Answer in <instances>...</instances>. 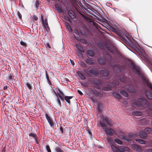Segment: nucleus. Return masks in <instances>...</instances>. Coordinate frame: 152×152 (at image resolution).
Here are the masks:
<instances>
[{"label": "nucleus", "instance_id": "nucleus-1", "mask_svg": "<svg viewBox=\"0 0 152 152\" xmlns=\"http://www.w3.org/2000/svg\"><path fill=\"white\" fill-rule=\"evenodd\" d=\"M99 116L101 119V120L99 121L100 125L102 127H105L104 128V130L107 135L110 136H113L114 134L115 133V131L111 128H107L106 124L103 122H106L108 125L111 126L112 124L111 122L109 120L107 117H104L102 114L100 113Z\"/></svg>", "mask_w": 152, "mask_h": 152}, {"label": "nucleus", "instance_id": "nucleus-2", "mask_svg": "<svg viewBox=\"0 0 152 152\" xmlns=\"http://www.w3.org/2000/svg\"><path fill=\"white\" fill-rule=\"evenodd\" d=\"M133 102L134 105L139 107H145L148 105V102L146 100L143 98L133 100Z\"/></svg>", "mask_w": 152, "mask_h": 152}, {"label": "nucleus", "instance_id": "nucleus-3", "mask_svg": "<svg viewBox=\"0 0 152 152\" xmlns=\"http://www.w3.org/2000/svg\"><path fill=\"white\" fill-rule=\"evenodd\" d=\"M111 58V57L108 53H106V55H104L103 56H100L98 58V61L99 63L102 65H104L106 64L107 61H108L109 59Z\"/></svg>", "mask_w": 152, "mask_h": 152}, {"label": "nucleus", "instance_id": "nucleus-4", "mask_svg": "<svg viewBox=\"0 0 152 152\" xmlns=\"http://www.w3.org/2000/svg\"><path fill=\"white\" fill-rule=\"evenodd\" d=\"M131 67L133 72L138 75H140L141 71L140 68L133 62H131Z\"/></svg>", "mask_w": 152, "mask_h": 152}, {"label": "nucleus", "instance_id": "nucleus-5", "mask_svg": "<svg viewBox=\"0 0 152 152\" xmlns=\"http://www.w3.org/2000/svg\"><path fill=\"white\" fill-rule=\"evenodd\" d=\"M98 44L99 47L102 50H104L105 48L108 51H111L110 46L107 43L99 42H98Z\"/></svg>", "mask_w": 152, "mask_h": 152}, {"label": "nucleus", "instance_id": "nucleus-6", "mask_svg": "<svg viewBox=\"0 0 152 152\" xmlns=\"http://www.w3.org/2000/svg\"><path fill=\"white\" fill-rule=\"evenodd\" d=\"M99 74L102 76L107 77L109 75V72L107 69L103 68L99 71Z\"/></svg>", "mask_w": 152, "mask_h": 152}, {"label": "nucleus", "instance_id": "nucleus-7", "mask_svg": "<svg viewBox=\"0 0 152 152\" xmlns=\"http://www.w3.org/2000/svg\"><path fill=\"white\" fill-rule=\"evenodd\" d=\"M119 84V81L117 80H115L113 81V83H110L108 82L107 83V86L111 87H113L116 86H118Z\"/></svg>", "mask_w": 152, "mask_h": 152}, {"label": "nucleus", "instance_id": "nucleus-8", "mask_svg": "<svg viewBox=\"0 0 152 152\" xmlns=\"http://www.w3.org/2000/svg\"><path fill=\"white\" fill-rule=\"evenodd\" d=\"M134 48L137 52H140L141 54L144 53L145 52L141 48L138 44H136L134 47Z\"/></svg>", "mask_w": 152, "mask_h": 152}, {"label": "nucleus", "instance_id": "nucleus-9", "mask_svg": "<svg viewBox=\"0 0 152 152\" xmlns=\"http://www.w3.org/2000/svg\"><path fill=\"white\" fill-rule=\"evenodd\" d=\"M45 113V116L46 118L47 121H48V122L49 124L50 125L51 127H52L54 125L52 119L47 114L46 112Z\"/></svg>", "mask_w": 152, "mask_h": 152}, {"label": "nucleus", "instance_id": "nucleus-10", "mask_svg": "<svg viewBox=\"0 0 152 152\" xmlns=\"http://www.w3.org/2000/svg\"><path fill=\"white\" fill-rule=\"evenodd\" d=\"M90 73L96 76H97L99 74V71L96 69H94L90 70Z\"/></svg>", "mask_w": 152, "mask_h": 152}, {"label": "nucleus", "instance_id": "nucleus-11", "mask_svg": "<svg viewBox=\"0 0 152 152\" xmlns=\"http://www.w3.org/2000/svg\"><path fill=\"white\" fill-rule=\"evenodd\" d=\"M113 70L115 73L119 74L121 72L119 64H116L113 66Z\"/></svg>", "mask_w": 152, "mask_h": 152}, {"label": "nucleus", "instance_id": "nucleus-12", "mask_svg": "<svg viewBox=\"0 0 152 152\" xmlns=\"http://www.w3.org/2000/svg\"><path fill=\"white\" fill-rule=\"evenodd\" d=\"M139 136L141 138L145 139L147 138V135L146 133H145L144 131H140L139 132Z\"/></svg>", "mask_w": 152, "mask_h": 152}, {"label": "nucleus", "instance_id": "nucleus-13", "mask_svg": "<svg viewBox=\"0 0 152 152\" xmlns=\"http://www.w3.org/2000/svg\"><path fill=\"white\" fill-rule=\"evenodd\" d=\"M57 92L58 95L61 100L63 101L64 98V94L63 92L59 89H58L57 90Z\"/></svg>", "mask_w": 152, "mask_h": 152}, {"label": "nucleus", "instance_id": "nucleus-14", "mask_svg": "<svg viewBox=\"0 0 152 152\" xmlns=\"http://www.w3.org/2000/svg\"><path fill=\"white\" fill-rule=\"evenodd\" d=\"M77 77L79 80H84L86 79V78L84 75L80 71H78L77 72Z\"/></svg>", "mask_w": 152, "mask_h": 152}, {"label": "nucleus", "instance_id": "nucleus-15", "mask_svg": "<svg viewBox=\"0 0 152 152\" xmlns=\"http://www.w3.org/2000/svg\"><path fill=\"white\" fill-rule=\"evenodd\" d=\"M119 80L122 82L126 83L128 81L129 78L124 75H122L119 77Z\"/></svg>", "mask_w": 152, "mask_h": 152}, {"label": "nucleus", "instance_id": "nucleus-16", "mask_svg": "<svg viewBox=\"0 0 152 152\" xmlns=\"http://www.w3.org/2000/svg\"><path fill=\"white\" fill-rule=\"evenodd\" d=\"M119 80L122 82L126 83L128 81L129 78L124 75H122L119 77Z\"/></svg>", "mask_w": 152, "mask_h": 152}, {"label": "nucleus", "instance_id": "nucleus-17", "mask_svg": "<svg viewBox=\"0 0 152 152\" xmlns=\"http://www.w3.org/2000/svg\"><path fill=\"white\" fill-rule=\"evenodd\" d=\"M126 87L130 92L132 93H135V89L132 85H128L126 86Z\"/></svg>", "mask_w": 152, "mask_h": 152}, {"label": "nucleus", "instance_id": "nucleus-18", "mask_svg": "<svg viewBox=\"0 0 152 152\" xmlns=\"http://www.w3.org/2000/svg\"><path fill=\"white\" fill-rule=\"evenodd\" d=\"M132 148L134 150L137 151H140L142 150L140 146L135 144L132 145Z\"/></svg>", "mask_w": 152, "mask_h": 152}, {"label": "nucleus", "instance_id": "nucleus-19", "mask_svg": "<svg viewBox=\"0 0 152 152\" xmlns=\"http://www.w3.org/2000/svg\"><path fill=\"white\" fill-rule=\"evenodd\" d=\"M86 62L88 64L91 65L94 63V61L93 59L91 58H90L88 57L86 60Z\"/></svg>", "mask_w": 152, "mask_h": 152}, {"label": "nucleus", "instance_id": "nucleus-20", "mask_svg": "<svg viewBox=\"0 0 152 152\" xmlns=\"http://www.w3.org/2000/svg\"><path fill=\"white\" fill-rule=\"evenodd\" d=\"M111 148L114 152H120V148H118L113 145H111Z\"/></svg>", "mask_w": 152, "mask_h": 152}, {"label": "nucleus", "instance_id": "nucleus-21", "mask_svg": "<svg viewBox=\"0 0 152 152\" xmlns=\"http://www.w3.org/2000/svg\"><path fill=\"white\" fill-rule=\"evenodd\" d=\"M132 114L135 116H140L142 115V113L140 111H133Z\"/></svg>", "mask_w": 152, "mask_h": 152}, {"label": "nucleus", "instance_id": "nucleus-22", "mask_svg": "<svg viewBox=\"0 0 152 152\" xmlns=\"http://www.w3.org/2000/svg\"><path fill=\"white\" fill-rule=\"evenodd\" d=\"M120 36L124 41H127V40H129L128 37L124 34H120Z\"/></svg>", "mask_w": 152, "mask_h": 152}, {"label": "nucleus", "instance_id": "nucleus-23", "mask_svg": "<svg viewBox=\"0 0 152 152\" xmlns=\"http://www.w3.org/2000/svg\"><path fill=\"white\" fill-rule=\"evenodd\" d=\"M113 96L117 99H121V96L120 94L116 92H113Z\"/></svg>", "mask_w": 152, "mask_h": 152}, {"label": "nucleus", "instance_id": "nucleus-24", "mask_svg": "<svg viewBox=\"0 0 152 152\" xmlns=\"http://www.w3.org/2000/svg\"><path fill=\"white\" fill-rule=\"evenodd\" d=\"M145 94L148 98L149 99L152 100V94L151 92L146 91L145 92Z\"/></svg>", "mask_w": 152, "mask_h": 152}, {"label": "nucleus", "instance_id": "nucleus-25", "mask_svg": "<svg viewBox=\"0 0 152 152\" xmlns=\"http://www.w3.org/2000/svg\"><path fill=\"white\" fill-rule=\"evenodd\" d=\"M87 53L88 56L91 57H94L95 55L94 51L92 50H87Z\"/></svg>", "mask_w": 152, "mask_h": 152}, {"label": "nucleus", "instance_id": "nucleus-26", "mask_svg": "<svg viewBox=\"0 0 152 152\" xmlns=\"http://www.w3.org/2000/svg\"><path fill=\"white\" fill-rule=\"evenodd\" d=\"M68 12L69 16L72 18L74 19L75 18V14L72 10L71 9L68 10Z\"/></svg>", "mask_w": 152, "mask_h": 152}, {"label": "nucleus", "instance_id": "nucleus-27", "mask_svg": "<svg viewBox=\"0 0 152 152\" xmlns=\"http://www.w3.org/2000/svg\"><path fill=\"white\" fill-rule=\"evenodd\" d=\"M55 6L58 12L61 13L62 12V10L59 4H56L55 5Z\"/></svg>", "mask_w": 152, "mask_h": 152}, {"label": "nucleus", "instance_id": "nucleus-28", "mask_svg": "<svg viewBox=\"0 0 152 152\" xmlns=\"http://www.w3.org/2000/svg\"><path fill=\"white\" fill-rule=\"evenodd\" d=\"M29 136L30 137H32L34 139L36 142H37V135L36 134L30 133L29 134Z\"/></svg>", "mask_w": 152, "mask_h": 152}, {"label": "nucleus", "instance_id": "nucleus-29", "mask_svg": "<svg viewBox=\"0 0 152 152\" xmlns=\"http://www.w3.org/2000/svg\"><path fill=\"white\" fill-rule=\"evenodd\" d=\"M120 93L122 95L126 97H128V93L125 90L122 89L121 90Z\"/></svg>", "mask_w": 152, "mask_h": 152}, {"label": "nucleus", "instance_id": "nucleus-30", "mask_svg": "<svg viewBox=\"0 0 152 152\" xmlns=\"http://www.w3.org/2000/svg\"><path fill=\"white\" fill-rule=\"evenodd\" d=\"M135 141L140 144H145L146 143V142L145 140L140 139H135Z\"/></svg>", "mask_w": 152, "mask_h": 152}, {"label": "nucleus", "instance_id": "nucleus-31", "mask_svg": "<svg viewBox=\"0 0 152 152\" xmlns=\"http://www.w3.org/2000/svg\"><path fill=\"white\" fill-rule=\"evenodd\" d=\"M144 131L145 133H146L147 134H152V129L150 128H145Z\"/></svg>", "mask_w": 152, "mask_h": 152}, {"label": "nucleus", "instance_id": "nucleus-32", "mask_svg": "<svg viewBox=\"0 0 152 152\" xmlns=\"http://www.w3.org/2000/svg\"><path fill=\"white\" fill-rule=\"evenodd\" d=\"M124 151H129V148L127 147H124L123 148H120V152H124Z\"/></svg>", "mask_w": 152, "mask_h": 152}, {"label": "nucleus", "instance_id": "nucleus-33", "mask_svg": "<svg viewBox=\"0 0 152 152\" xmlns=\"http://www.w3.org/2000/svg\"><path fill=\"white\" fill-rule=\"evenodd\" d=\"M76 46L77 49L79 51L82 53L84 52L83 49L80 45L76 44Z\"/></svg>", "mask_w": 152, "mask_h": 152}, {"label": "nucleus", "instance_id": "nucleus-34", "mask_svg": "<svg viewBox=\"0 0 152 152\" xmlns=\"http://www.w3.org/2000/svg\"><path fill=\"white\" fill-rule=\"evenodd\" d=\"M72 97L71 96H66L64 97L65 100L69 104L70 103V99H72Z\"/></svg>", "mask_w": 152, "mask_h": 152}, {"label": "nucleus", "instance_id": "nucleus-35", "mask_svg": "<svg viewBox=\"0 0 152 152\" xmlns=\"http://www.w3.org/2000/svg\"><path fill=\"white\" fill-rule=\"evenodd\" d=\"M114 141L120 145H122L123 144V143L122 142V141L119 139H114Z\"/></svg>", "mask_w": 152, "mask_h": 152}, {"label": "nucleus", "instance_id": "nucleus-36", "mask_svg": "<svg viewBox=\"0 0 152 152\" xmlns=\"http://www.w3.org/2000/svg\"><path fill=\"white\" fill-rule=\"evenodd\" d=\"M102 104L101 103H98L97 105L98 110L99 112H101L102 111Z\"/></svg>", "mask_w": 152, "mask_h": 152}, {"label": "nucleus", "instance_id": "nucleus-37", "mask_svg": "<svg viewBox=\"0 0 152 152\" xmlns=\"http://www.w3.org/2000/svg\"><path fill=\"white\" fill-rule=\"evenodd\" d=\"M46 79H47V81H48V84L50 85H51V82L50 80L49 79V76L48 75L47 73V71H46Z\"/></svg>", "mask_w": 152, "mask_h": 152}, {"label": "nucleus", "instance_id": "nucleus-38", "mask_svg": "<svg viewBox=\"0 0 152 152\" xmlns=\"http://www.w3.org/2000/svg\"><path fill=\"white\" fill-rule=\"evenodd\" d=\"M80 33L83 37L86 36V32L83 29L80 30Z\"/></svg>", "mask_w": 152, "mask_h": 152}, {"label": "nucleus", "instance_id": "nucleus-39", "mask_svg": "<svg viewBox=\"0 0 152 152\" xmlns=\"http://www.w3.org/2000/svg\"><path fill=\"white\" fill-rule=\"evenodd\" d=\"M94 94L96 96H99L102 97V94L100 92H96L94 93Z\"/></svg>", "mask_w": 152, "mask_h": 152}, {"label": "nucleus", "instance_id": "nucleus-40", "mask_svg": "<svg viewBox=\"0 0 152 152\" xmlns=\"http://www.w3.org/2000/svg\"><path fill=\"white\" fill-rule=\"evenodd\" d=\"M146 83L148 86L152 91V84L148 81L146 82Z\"/></svg>", "mask_w": 152, "mask_h": 152}, {"label": "nucleus", "instance_id": "nucleus-41", "mask_svg": "<svg viewBox=\"0 0 152 152\" xmlns=\"http://www.w3.org/2000/svg\"><path fill=\"white\" fill-rule=\"evenodd\" d=\"M55 150L56 152H64L59 147H56Z\"/></svg>", "mask_w": 152, "mask_h": 152}, {"label": "nucleus", "instance_id": "nucleus-42", "mask_svg": "<svg viewBox=\"0 0 152 152\" xmlns=\"http://www.w3.org/2000/svg\"><path fill=\"white\" fill-rule=\"evenodd\" d=\"M93 83L96 85L99 86L100 85V83L99 81L98 80H94L93 81Z\"/></svg>", "mask_w": 152, "mask_h": 152}, {"label": "nucleus", "instance_id": "nucleus-43", "mask_svg": "<svg viewBox=\"0 0 152 152\" xmlns=\"http://www.w3.org/2000/svg\"><path fill=\"white\" fill-rule=\"evenodd\" d=\"M103 89L104 91H108L111 90V88L108 87H104L103 88Z\"/></svg>", "mask_w": 152, "mask_h": 152}, {"label": "nucleus", "instance_id": "nucleus-44", "mask_svg": "<svg viewBox=\"0 0 152 152\" xmlns=\"http://www.w3.org/2000/svg\"><path fill=\"white\" fill-rule=\"evenodd\" d=\"M80 41L82 43L84 44H87V41L84 39H80Z\"/></svg>", "mask_w": 152, "mask_h": 152}, {"label": "nucleus", "instance_id": "nucleus-45", "mask_svg": "<svg viewBox=\"0 0 152 152\" xmlns=\"http://www.w3.org/2000/svg\"><path fill=\"white\" fill-rule=\"evenodd\" d=\"M107 141L111 143H112L113 142V140L112 137H108L107 138Z\"/></svg>", "mask_w": 152, "mask_h": 152}, {"label": "nucleus", "instance_id": "nucleus-46", "mask_svg": "<svg viewBox=\"0 0 152 152\" xmlns=\"http://www.w3.org/2000/svg\"><path fill=\"white\" fill-rule=\"evenodd\" d=\"M122 138L124 140L127 141H130L131 140L130 139H129L128 137L126 136H123L122 137Z\"/></svg>", "mask_w": 152, "mask_h": 152}, {"label": "nucleus", "instance_id": "nucleus-47", "mask_svg": "<svg viewBox=\"0 0 152 152\" xmlns=\"http://www.w3.org/2000/svg\"><path fill=\"white\" fill-rule=\"evenodd\" d=\"M26 86L29 88V89L31 90L32 89V87L30 84L29 83H27L26 84Z\"/></svg>", "mask_w": 152, "mask_h": 152}, {"label": "nucleus", "instance_id": "nucleus-48", "mask_svg": "<svg viewBox=\"0 0 152 152\" xmlns=\"http://www.w3.org/2000/svg\"><path fill=\"white\" fill-rule=\"evenodd\" d=\"M20 44L22 45H23L25 47H26L27 46L26 43L22 41H21L20 42Z\"/></svg>", "mask_w": 152, "mask_h": 152}, {"label": "nucleus", "instance_id": "nucleus-49", "mask_svg": "<svg viewBox=\"0 0 152 152\" xmlns=\"http://www.w3.org/2000/svg\"><path fill=\"white\" fill-rule=\"evenodd\" d=\"M7 80L9 81H11L13 80V78H12V76L11 75H10L7 78Z\"/></svg>", "mask_w": 152, "mask_h": 152}, {"label": "nucleus", "instance_id": "nucleus-50", "mask_svg": "<svg viewBox=\"0 0 152 152\" xmlns=\"http://www.w3.org/2000/svg\"><path fill=\"white\" fill-rule=\"evenodd\" d=\"M65 19L68 20L70 22H71V21H72L71 19L68 16H65Z\"/></svg>", "mask_w": 152, "mask_h": 152}, {"label": "nucleus", "instance_id": "nucleus-51", "mask_svg": "<svg viewBox=\"0 0 152 152\" xmlns=\"http://www.w3.org/2000/svg\"><path fill=\"white\" fill-rule=\"evenodd\" d=\"M81 84L84 87H87L88 86V84L86 82H83Z\"/></svg>", "mask_w": 152, "mask_h": 152}, {"label": "nucleus", "instance_id": "nucleus-52", "mask_svg": "<svg viewBox=\"0 0 152 152\" xmlns=\"http://www.w3.org/2000/svg\"><path fill=\"white\" fill-rule=\"evenodd\" d=\"M47 150L48 152H51L50 149L48 145H47L46 146Z\"/></svg>", "mask_w": 152, "mask_h": 152}, {"label": "nucleus", "instance_id": "nucleus-53", "mask_svg": "<svg viewBox=\"0 0 152 152\" xmlns=\"http://www.w3.org/2000/svg\"><path fill=\"white\" fill-rule=\"evenodd\" d=\"M74 32L76 34L79 35V33L78 31L75 28L74 30Z\"/></svg>", "mask_w": 152, "mask_h": 152}, {"label": "nucleus", "instance_id": "nucleus-54", "mask_svg": "<svg viewBox=\"0 0 152 152\" xmlns=\"http://www.w3.org/2000/svg\"><path fill=\"white\" fill-rule=\"evenodd\" d=\"M77 55L79 57H83V54L80 52H78L77 53Z\"/></svg>", "mask_w": 152, "mask_h": 152}, {"label": "nucleus", "instance_id": "nucleus-55", "mask_svg": "<svg viewBox=\"0 0 152 152\" xmlns=\"http://www.w3.org/2000/svg\"><path fill=\"white\" fill-rule=\"evenodd\" d=\"M17 14H18V16L19 18L20 19H21L22 15H21V14H20V12L19 11H18L17 12Z\"/></svg>", "mask_w": 152, "mask_h": 152}, {"label": "nucleus", "instance_id": "nucleus-56", "mask_svg": "<svg viewBox=\"0 0 152 152\" xmlns=\"http://www.w3.org/2000/svg\"><path fill=\"white\" fill-rule=\"evenodd\" d=\"M46 47L48 49H50L51 48V47L49 43H47L46 45Z\"/></svg>", "mask_w": 152, "mask_h": 152}, {"label": "nucleus", "instance_id": "nucleus-57", "mask_svg": "<svg viewBox=\"0 0 152 152\" xmlns=\"http://www.w3.org/2000/svg\"><path fill=\"white\" fill-rule=\"evenodd\" d=\"M32 18L34 20H37L38 19V17L37 16H36L35 15H34L33 16V17H32Z\"/></svg>", "mask_w": 152, "mask_h": 152}, {"label": "nucleus", "instance_id": "nucleus-58", "mask_svg": "<svg viewBox=\"0 0 152 152\" xmlns=\"http://www.w3.org/2000/svg\"><path fill=\"white\" fill-rule=\"evenodd\" d=\"M93 25H94V26H95L96 27V28H97L99 27L98 24L96 23H95V22H94L93 23Z\"/></svg>", "mask_w": 152, "mask_h": 152}, {"label": "nucleus", "instance_id": "nucleus-59", "mask_svg": "<svg viewBox=\"0 0 152 152\" xmlns=\"http://www.w3.org/2000/svg\"><path fill=\"white\" fill-rule=\"evenodd\" d=\"M60 131H61V134H63L64 133L63 132V129L62 127H60Z\"/></svg>", "mask_w": 152, "mask_h": 152}, {"label": "nucleus", "instance_id": "nucleus-60", "mask_svg": "<svg viewBox=\"0 0 152 152\" xmlns=\"http://www.w3.org/2000/svg\"><path fill=\"white\" fill-rule=\"evenodd\" d=\"M77 92L78 93L80 94L81 96H82L83 95V93H82V92L80 91V90H77Z\"/></svg>", "mask_w": 152, "mask_h": 152}, {"label": "nucleus", "instance_id": "nucleus-61", "mask_svg": "<svg viewBox=\"0 0 152 152\" xmlns=\"http://www.w3.org/2000/svg\"><path fill=\"white\" fill-rule=\"evenodd\" d=\"M6 147H4L3 149L2 150L1 152H5L6 151Z\"/></svg>", "mask_w": 152, "mask_h": 152}, {"label": "nucleus", "instance_id": "nucleus-62", "mask_svg": "<svg viewBox=\"0 0 152 152\" xmlns=\"http://www.w3.org/2000/svg\"><path fill=\"white\" fill-rule=\"evenodd\" d=\"M57 98H58V99H57V102L58 103V104H59V105H61V102L60 101V100L59 99V98H58V96H57Z\"/></svg>", "mask_w": 152, "mask_h": 152}, {"label": "nucleus", "instance_id": "nucleus-63", "mask_svg": "<svg viewBox=\"0 0 152 152\" xmlns=\"http://www.w3.org/2000/svg\"><path fill=\"white\" fill-rule=\"evenodd\" d=\"M149 109L152 110V103L151 104L149 105Z\"/></svg>", "mask_w": 152, "mask_h": 152}, {"label": "nucleus", "instance_id": "nucleus-64", "mask_svg": "<svg viewBox=\"0 0 152 152\" xmlns=\"http://www.w3.org/2000/svg\"><path fill=\"white\" fill-rule=\"evenodd\" d=\"M147 152H152V149H149L147 151Z\"/></svg>", "mask_w": 152, "mask_h": 152}]
</instances>
